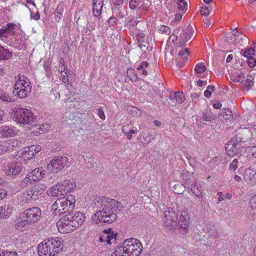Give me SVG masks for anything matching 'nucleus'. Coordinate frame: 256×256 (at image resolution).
Instances as JSON below:
<instances>
[{
  "label": "nucleus",
  "mask_w": 256,
  "mask_h": 256,
  "mask_svg": "<svg viewBox=\"0 0 256 256\" xmlns=\"http://www.w3.org/2000/svg\"><path fill=\"white\" fill-rule=\"evenodd\" d=\"M96 206L102 210H98L92 216L94 222L96 224L100 222L111 224L117 219L116 213L122 212L124 206L118 200L102 196H96L94 200Z\"/></svg>",
  "instance_id": "1"
},
{
  "label": "nucleus",
  "mask_w": 256,
  "mask_h": 256,
  "mask_svg": "<svg viewBox=\"0 0 256 256\" xmlns=\"http://www.w3.org/2000/svg\"><path fill=\"white\" fill-rule=\"evenodd\" d=\"M84 214L80 212H69L56 222L60 232L66 234L80 227L85 221Z\"/></svg>",
  "instance_id": "2"
},
{
  "label": "nucleus",
  "mask_w": 256,
  "mask_h": 256,
  "mask_svg": "<svg viewBox=\"0 0 256 256\" xmlns=\"http://www.w3.org/2000/svg\"><path fill=\"white\" fill-rule=\"evenodd\" d=\"M142 248L140 241H123L116 246L111 256H138Z\"/></svg>",
  "instance_id": "3"
},
{
  "label": "nucleus",
  "mask_w": 256,
  "mask_h": 256,
  "mask_svg": "<svg viewBox=\"0 0 256 256\" xmlns=\"http://www.w3.org/2000/svg\"><path fill=\"white\" fill-rule=\"evenodd\" d=\"M64 241H42L38 246L39 256H53L61 250H64L62 246Z\"/></svg>",
  "instance_id": "4"
},
{
  "label": "nucleus",
  "mask_w": 256,
  "mask_h": 256,
  "mask_svg": "<svg viewBox=\"0 0 256 256\" xmlns=\"http://www.w3.org/2000/svg\"><path fill=\"white\" fill-rule=\"evenodd\" d=\"M16 79L13 94L21 98L27 97L32 90V86L28 80L24 76L20 74H19Z\"/></svg>",
  "instance_id": "5"
},
{
  "label": "nucleus",
  "mask_w": 256,
  "mask_h": 256,
  "mask_svg": "<svg viewBox=\"0 0 256 256\" xmlns=\"http://www.w3.org/2000/svg\"><path fill=\"white\" fill-rule=\"evenodd\" d=\"M76 202L72 194H68L66 198L62 197L56 200L52 205V208L58 210V212L62 214L73 210Z\"/></svg>",
  "instance_id": "6"
},
{
  "label": "nucleus",
  "mask_w": 256,
  "mask_h": 256,
  "mask_svg": "<svg viewBox=\"0 0 256 256\" xmlns=\"http://www.w3.org/2000/svg\"><path fill=\"white\" fill-rule=\"evenodd\" d=\"M14 119L20 124H32L36 122V118L32 112L26 108H16L14 110Z\"/></svg>",
  "instance_id": "7"
},
{
  "label": "nucleus",
  "mask_w": 256,
  "mask_h": 256,
  "mask_svg": "<svg viewBox=\"0 0 256 256\" xmlns=\"http://www.w3.org/2000/svg\"><path fill=\"white\" fill-rule=\"evenodd\" d=\"M68 159L66 156H58L54 158L48 164L47 168L52 172L57 173L67 166Z\"/></svg>",
  "instance_id": "8"
},
{
  "label": "nucleus",
  "mask_w": 256,
  "mask_h": 256,
  "mask_svg": "<svg viewBox=\"0 0 256 256\" xmlns=\"http://www.w3.org/2000/svg\"><path fill=\"white\" fill-rule=\"evenodd\" d=\"M24 217H25L30 224L38 222L41 217L42 211L38 207L27 208L24 211Z\"/></svg>",
  "instance_id": "9"
},
{
  "label": "nucleus",
  "mask_w": 256,
  "mask_h": 256,
  "mask_svg": "<svg viewBox=\"0 0 256 256\" xmlns=\"http://www.w3.org/2000/svg\"><path fill=\"white\" fill-rule=\"evenodd\" d=\"M176 220L177 217L174 211L170 208H167L164 211L163 220L165 226L172 229L176 226Z\"/></svg>",
  "instance_id": "10"
},
{
  "label": "nucleus",
  "mask_w": 256,
  "mask_h": 256,
  "mask_svg": "<svg viewBox=\"0 0 256 256\" xmlns=\"http://www.w3.org/2000/svg\"><path fill=\"white\" fill-rule=\"evenodd\" d=\"M23 168L22 164L20 162H12L4 167V170L8 176H15L18 174Z\"/></svg>",
  "instance_id": "11"
},
{
  "label": "nucleus",
  "mask_w": 256,
  "mask_h": 256,
  "mask_svg": "<svg viewBox=\"0 0 256 256\" xmlns=\"http://www.w3.org/2000/svg\"><path fill=\"white\" fill-rule=\"evenodd\" d=\"M203 183L198 180H192L190 184V189L192 192L197 198L203 196Z\"/></svg>",
  "instance_id": "12"
},
{
  "label": "nucleus",
  "mask_w": 256,
  "mask_h": 256,
  "mask_svg": "<svg viewBox=\"0 0 256 256\" xmlns=\"http://www.w3.org/2000/svg\"><path fill=\"white\" fill-rule=\"evenodd\" d=\"M190 216L187 210H183L178 221V226L180 228L186 231L190 226Z\"/></svg>",
  "instance_id": "13"
},
{
  "label": "nucleus",
  "mask_w": 256,
  "mask_h": 256,
  "mask_svg": "<svg viewBox=\"0 0 256 256\" xmlns=\"http://www.w3.org/2000/svg\"><path fill=\"white\" fill-rule=\"evenodd\" d=\"M194 30L193 28L188 25L180 35V38L181 40V46L184 45L188 40H190L194 35Z\"/></svg>",
  "instance_id": "14"
},
{
  "label": "nucleus",
  "mask_w": 256,
  "mask_h": 256,
  "mask_svg": "<svg viewBox=\"0 0 256 256\" xmlns=\"http://www.w3.org/2000/svg\"><path fill=\"white\" fill-rule=\"evenodd\" d=\"M244 178L245 182L251 186L256 184V170L254 171L250 168L246 170Z\"/></svg>",
  "instance_id": "15"
},
{
  "label": "nucleus",
  "mask_w": 256,
  "mask_h": 256,
  "mask_svg": "<svg viewBox=\"0 0 256 256\" xmlns=\"http://www.w3.org/2000/svg\"><path fill=\"white\" fill-rule=\"evenodd\" d=\"M64 186L62 184L58 183L50 188L48 192V194L54 197H57L60 196L64 195L66 194L64 189Z\"/></svg>",
  "instance_id": "16"
},
{
  "label": "nucleus",
  "mask_w": 256,
  "mask_h": 256,
  "mask_svg": "<svg viewBox=\"0 0 256 256\" xmlns=\"http://www.w3.org/2000/svg\"><path fill=\"white\" fill-rule=\"evenodd\" d=\"M190 48H186L178 52V56L177 58V64L179 67H182L183 64L188 59V56L190 54Z\"/></svg>",
  "instance_id": "17"
},
{
  "label": "nucleus",
  "mask_w": 256,
  "mask_h": 256,
  "mask_svg": "<svg viewBox=\"0 0 256 256\" xmlns=\"http://www.w3.org/2000/svg\"><path fill=\"white\" fill-rule=\"evenodd\" d=\"M104 0H92V14L96 17H98L102 14Z\"/></svg>",
  "instance_id": "18"
},
{
  "label": "nucleus",
  "mask_w": 256,
  "mask_h": 256,
  "mask_svg": "<svg viewBox=\"0 0 256 256\" xmlns=\"http://www.w3.org/2000/svg\"><path fill=\"white\" fill-rule=\"evenodd\" d=\"M250 206L247 210L248 216L254 218L256 216V194L252 196L249 202Z\"/></svg>",
  "instance_id": "19"
},
{
  "label": "nucleus",
  "mask_w": 256,
  "mask_h": 256,
  "mask_svg": "<svg viewBox=\"0 0 256 256\" xmlns=\"http://www.w3.org/2000/svg\"><path fill=\"white\" fill-rule=\"evenodd\" d=\"M28 174L32 178V180L35 182L42 180L46 175V171L42 168H36Z\"/></svg>",
  "instance_id": "20"
},
{
  "label": "nucleus",
  "mask_w": 256,
  "mask_h": 256,
  "mask_svg": "<svg viewBox=\"0 0 256 256\" xmlns=\"http://www.w3.org/2000/svg\"><path fill=\"white\" fill-rule=\"evenodd\" d=\"M0 134L5 138L12 137L16 134V130L9 126L0 127Z\"/></svg>",
  "instance_id": "21"
},
{
  "label": "nucleus",
  "mask_w": 256,
  "mask_h": 256,
  "mask_svg": "<svg viewBox=\"0 0 256 256\" xmlns=\"http://www.w3.org/2000/svg\"><path fill=\"white\" fill-rule=\"evenodd\" d=\"M252 134L250 130L246 129L244 130L242 134H239L238 137L239 140L240 144L241 143L245 142H248L250 144L251 140Z\"/></svg>",
  "instance_id": "22"
},
{
  "label": "nucleus",
  "mask_w": 256,
  "mask_h": 256,
  "mask_svg": "<svg viewBox=\"0 0 256 256\" xmlns=\"http://www.w3.org/2000/svg\"><path fill=\"white\" fill-rule=\"evenodd\" d=\"M30 198L32 200H38L42 194V190L39 186H34L30 189Z\"/></svg>",
  "instance_id": "23"
},
{
  "label": "nucleus",
  "mask_w": 256,
  "mask_h": 256,
  "mask_svg": "<svg viewBox=\"0 0 256 256\" xmlns=\"http://www.w3.org/2000/svg\"><path fill=\"white\" fill-rule=\"evenodd\" d=\"M103 233L106 235V236H104V235H102L100 236L99 240H104V238H106V240H112V239H114V240H116L118 233L113 232L110 228L104 230L103 231Z\"/></svg>",
  "instance_id": "24"
},
{
  "label": "nucleus",
  "mask_w": 256,
  "mask_h": 256,
  "mask_svg": "<svg viewBox=\"0 0 256 256\" xmlns=\"http://www.w3.org/2000/svg\"><path fill=\"white\" fill-rule=\"evenodd\" d=\"M62 184L64 186V188L66 194L68 192L72 191L76 187V181L73 179L66 180Z\"/></svg>",
  "instance_id": "25"
},
{
  "label": "nucleus",
  "mask_w": 256,
  "mask_h": 256,
  "mask_svg": "<svg viewBox=\"0 0 256 256\" xmlns=\"http://www.w3.org/2000/svg\"><path fill=\"white\" fill-rule=\"evenodd\" d=\"M12 208L9 206H0V218H8L12 214Z\"/></svg>",
  "instance_id": "26"
},
{
  "label": "nucleus",
  "mask_w": 256,
  "mask_h": 256,
  "mask_svg": "<svg viewBox=\"0 0 256 256\" xmlns=\"http://www.w3.org/2000/svg\"><path fill=\"white\" fill-rule=\"evenodd\" d=\"M170 98L174 102L182 104L184 100V96L182 92H178L170 94Z\"/></svg>",
  "instance_id": "27"
},
{
  "label": "nucleus",
  "mask_w": 256,
  "mask_h": 256,
  "mask_svg": "<svg viewBox=\"0 0 256 256\" xmlns=\"http://www.w3.org/2000/svg\"><path fill=\"white\" fill-rule=\"evenodd\" d=\"M30 223L28 221V220H20L16 222L15 224V228L16 230L21 232L24 231Z\"/></svg>",
  "instance_id": "28"
},
{
  "label": "nucleus",
  "mask_w": 256,
  "mask_h": 256,
  "mask_svg": "<svg viewBox=\"0 0 256 256\" xmlns=\"http://www.w3.org/2000/svg\"><path fill=\"white\" fill-rule=\"evenodd\" d=\"M12 56V53L7 48L0 46V60H8Z\"/></svg>",
  "instance_id": "29"
},
{
  "label": "nucleus",
  "mask_w": 256,
  "mask_h": 256,
  "mask_svg": "<svg viewBox=\"0 0 256 256\" xmlns=\"http://www.w3.org/2000/svg\"><path fill=\"white\" fill-rule=\"evenodd\" d=\"M245 78L244 74L242 72H237L230 76V80L234 82L242 83Z\"/></svg>",
  "instance_id": "30"
},
{
  "label": "nucleus",
  "mask_w": 256,
  "mask_h": 256,
  "mask_svg": "<svg viewBox=\"0 0 256 256\" xmlns=\"http://www.w3.org/2000/svg\"><path fill=\"white\" fill-rule=\"evenodd\" d=\"M220 115V117H223V118H220L224 119L226 122H230L231 120L233 119L232 112L229 109H226L224 111H222Z\"/></svg>",
  "instance_id": "31"
},
{
  "label": "nucleus",
  "mask_w": 256,
  "mask_h": 256,
  "mask_svg": "<svg viewBox=\"0 0 256 256\" xmlns=\"http://www.w3.org/2000/svg\"><path fill=\"white\" fill-rule=\"evenodd\" d=\"M126 76L132 82H136L138 80V76L136 71L132 68H129L126 70Z\"/></svg>",
  "instance_id": "32"
},
{
  "label": "nucleus",
  "mask_w": 256,
  "mask_h": 256,
  "mask_svg": "<svg viewBox=\"0 0 256 256\" xmlns=\"http://www.w3.org/2000/svg\"><path fill=\"white\" fill-rule=\"evenodd\" d=\"M11 144L6 141L0 142V155L5 154L10 148Z\"/></svg>",
  "instance_id": "33"
},
{
  "label": "nucleus",
  "mask_w": 256,
  "mask_h": 256,
  "mask_svg": "<svg viewBox=\"0 0 256 256\" xmlns=\"http://www.w3.org/2000/svg\"><path fill=\"white\" fill-rule=\"evenodd\" d=\"M202 120L204 121H211L214 118L210 110H204L200 116Z\"/></svg>",
  "instance_id": "34"
},
{
  "label": "nucleus",
  "mask_w": 256,
  "mask_h": 256,
  "mask_svg": "<svg viewBox=\"0 0 256 256\" xmlns=\"http://www.w3.org/2000/svg\"><path fill=\"white\" fill-rule=\"evenodd\" d=\"M6 28L8 36L10 35L14 36L16 34V24L13 23H8V24H7L6 27Z\"/></svg>",
  "instance_id": "35"
},
{
  "label": "nucleus",
  "mask_w": 256,
  "mask_h": 256,
  "mask_svg": "<svg viewBox=\"0 0 256 256\" xmlns=\"http://www.w3.org/2000/svg\"><path fill=\"white\" fill-rule=\"evenodd\" d=\"M253 80L254 78L252 76H247L246 79L244 82L243 84L247 90L252 87L254 84Z\"/></svg>",
  "instance_id": "36"
},
{
  "label": "nucleus",
  "mask_w": 256,
  "mask_h": 256,
  "mask_svg": "<svg viewBox=\"0 0 256 256\" xmlns=\"http://www.w3.org/2000/svg\"><path fill=\"white\" fill-rule=\"evenodd\" d=\"M32 178L30 175L28 174L25 178L23 179V180L20 182V186L22 188H25L28 186L30 184H32L33 182H34V180H32Z\"/></svg>",
  "instance_id": "37"
},
{
  "label": "nucleus",
  "mask_w": 256,
  "mask_h": 256,
  "mask_svg": "<svg viewBox=\"0 0 256 256\" xmlns=\"http://www.w3.org/2000/svg\"><path fill=\"white\" fill-rule=\"evenodd\" d=\"M255 50L254 48H250L244 52V56L250 60H253V56L254 54Z\"/></svg>",
  "instance_id": "38"
},
{
  "label": "nucleus",
  "mask_w": 256,
  "mask_h": 256,
  "mask_svg": "<svg viewBox=\"0 0 256 256\" xmlns=\"http://www.w3.org/2000/svg\"><path fill=\"white\" fill-rule=\"evenodd\" d=\"M21 198H22V201L24 203L28 202V201L32 200V198H30V189L22 192L21 194Z\"/></svg>",
  "instance_id": "39"
},
{
  "label": "nucleus",
  "mask_w": 256,
  "mask_h": 256,
  "mask_svg": "<svg viewBox=\"0 0 256 256\" xmlns=\"http://www.w3.org/2000/svg\"><path fill=\"white\" fill-rule=\"evenodd\" d=\"M9 37L7 33V30L6 27L0 28V39L3 41L6 40L8 39Z\"/></svg>",
  "instance_id": "40"
},
{
  "label": "nucleus",
  "mask_w": 256,
  "mask_h": 256,
  "mask_svg": "<svg viewBox=\"0 0 256 256\" xmlns=\"http://www.w3.org/2000/svg\"><path fill=\"white\" fill-rule=\"evenodd\" d=\"M178 8L184 12L188 8L187 2L184 0H179L178 2Z\"/></svg>",
  "instance_id": "41"
},
{
  "label": "nucleus",
  "mask_w": 256,
  "mask_h": 256,
  "mask_svg": "<svg viewBox=\"0 0 256 256\" xmlns=\"http://www.w3.org/2000/svg\"><path fill=\"white\" fill-rule=\"evenodd\" d=\"M206 70V68L202 62L198 64L194 68V70L198 74H202Z\"/></svg>",
  "instance_id": "42"
},
{
  "label": "nucleus",
  "mask_w": 256,
  "mask_h": 256,
  "mask_svg": "<svg viewBox=\"0 0 256 256\" xmlns=\"http://www.w3.org/2000/svg\"><path fill=\"white\" fill-rule=\"evenodd\" d=\"M237 146H238L234 145L232 143L228 142L226 144V150L228 152H232L236 154V153Z\"/></svg>",
  "instance_id": "43"
},
{
  "label": "nucleus",
  "mask_w": 256,
  "mask_h": 256,
  "mask_svg": "<svg viewBox=\"0 0 256 256\" xmlns=\"http://www.w3.org/2000/svg\"><path fill=\"white\" fill-rule=\"evenodd\" d=\"M244 40L246 41L247 38L242 34L239 33L238 34L237 36L235 38V40H234V44H238L240 42H243Z\"/></svg>",
  "instance_id": "44"
},
{
  "label": "nucleus",
  "mask_w": 256,
  "mask_h": 256,
  "mask_svg": "<svg viewBox=\"0 0 256 256\" xmlns=\"http://www.w3.org/2000/svg\"><path fill=\"white\" fill-rule=\"evenodd\" d=\"M136 39L138 44L146 41L147 38H146L145 35L142 32H138L136 34Z\"/></svg>",
  "instance_id": "45"
},
{
  "label": "nucleus",
  "mask_w": 256,
  "mask_h": 256,
  "mask_svg": "<svg viewBox=\"0 0 256 256\" xmlns=\"http://www.w3.org/2000/svg\"><path fill=\"white\" fill-rule=\"evenodd\" d=\"M214 90L215 88L214 86H208L207 89L204 92V96L207 98H210L212 95V92H214Z\"/></svg>",
  "instance_id": "46"
},
{
  "label": "nucleus",
  "mask_w": 256,
  "mask_h": 256,
  "mask_svg": "<svg viewBox=\"0 0 256 256\" xmlns=\"http://www.w3.org/2000/svg\"><path fill=\"white\" fill-rule=\"evenodd\" d=\"M0 100L6 102H12V98L5 92H0Z\"/></svg>",
  "instance_id": "47"
},
{
  "label": "nucleus",
  "mask_w": 256,
  "mask_h": 256,
  "mask_svg": "<svg viewBox=\"0 0 256 256\" xmlns=\"http://www.w3.org/2000/svg\"><path fill=\"white\" fill-rule=\"evenodd\" d=\"M140 2L141 0H130V8L132 10H135Z\"/></svg>",
  "instance_id": "48"
},
{
  "label": "nucleus",
  "mask_w": 256,
  "mask_h": 256,
  "mask_svg": "<svg viewBox=\"0 0 256 256\" xmlns=\"http://www.w3.org/2000/svg\"><path fill=\"white\" fill-rule=\"evenodd\" d=\"M159 30L162 33L166 35L169 34L170 33V29L168 26H162Z\"/></svg>",
  "instance_id": "49"
},
{
  "label": "nucleus",
  "mask_w": 256,
  "mask_h": 256,
  "mask_svg": "<svg viewBox=\"0 0 256 256\" xmlns=\"http://www.w3.org/2000/svg\"><path fill=\"white\" fill-rule=\"evenodd\" d=\"M148 40L144 41V42L138 44L139 48L142 50V51L146 52L148 48Z\"/></svg>",
  "instance_id": "50"
},
{
  "label": "nucleus",
  "mask_w": 256,
  "mask_h": 256,
  "mask_svg": "<svg viewBox=\"0 0 256 256\" xmlns=\"http://www.w3.org/2000/svg\"><path fill=\"white\" fill-rule=\"evenodd\" d=\"M96 110L100 118L102 120H105L106 116L104 110L100 108H98Z\"/></svg>",
  "instance_id": "51"
},
{
  "label": "nucleus",
  "mask_w": 256,
  "mask_h": 256,
  "mask_svg": "<svg viewBox=\"0 0 256 256\" xmlns=\"http://www.w3.org/2000/svg\"><path fill=\"white\" fill-rule=\"evenodd\" d=\"M3 182L2 178H0V186ZM6 193L4 190L0 189V200L4 198L6 196Z\"/></svg>",
  "instance_id": "52"
},
{
  "label": "nucleus",
  "mask_w": 256,
  "mask_h": 256,
  "mask_svg": "<svg viewBox=\"0 0 256 256\" xmlns=\"http://www.w3.org/2000/svg\"><path fill=\"white\" fill-rule=\"evenodd\" d=\"M200 12L202 16H206L209 14L208 8L207 6H203L200 10Z\"/></svg>",
  "instance_id": "53"
},
{
  "label": "nucleus",
  "mask_w": 256,
  "mask_h": 256,
  "mask_svg": "<svg viewBox=\"0 0 256 256\" xmlns=\"http://www.w3.org/2000/svg\"><path fill=\"white\" fill-rule=\"evenodd\" d=\"M3 256H18V254L16 252H9L4 251L3 252Z\"/></svg>",
  "instance_id": "54"
},
{
  "label": "nucleus",
  "mask_w": 256,
  "mask_h": 256,
  "mask_svg": "<svg viewBox=\"0 0 256 256\" xmlns=\"http://www.w3.org/2000/svg\"><path fill=\"white\" fill-rule=\"evenodd\" d=\"M238 160L236 158H234L230 164V168L236 170L238 168Z\"/></svg>",
  "instance_id": "55"
},
{
  "label": "nucleus",
  "mask_w": 256,
  "mask_h": 256,
  "mask_svg": "<svg viewBox=\"0 0 256 256\" xmlns=\"http://www.w3.org/2000/svg\"><path fill=\"white\" fill-rule=\"evenodd\" d=\"M148 66V63L146 62H142L140 66L138 67L137 69L139 70H142L144 68H146Z\"/></svg>",
  "instance_id": "56"
},
{
  "label": "nucleus",
  "mask_w": 256,
  "mask_h": 256,
  "mask_svg": "<svg viewBox=\"0 0 256 256\" xmlns=\"http://www.w3.org/2000/svg\"><path fill=\"white\" fill-rule=\"evenodd\" d=\"M136 130H130V132L124 134L126 136L128 140H131L132 138V134H136Z\"/></svg>",
  "instance_id": "57"
},
{
  "label": "nucleus",
  "mask_w": 256,
  "mask_h": 256,
  "mask_svg": "<svg viewBox=\"0 0 256 256\" xmlns=\"http://www.w3.org/2000/svg\"><path fill=\"white\" fill-rule=\"evenodd\" d=\"M30 17L32 18H33L35 20H38L40 18V13L38 12H37L36 14H34L33 12H30Z\"/></svg>",
  "instance_id": "58"
},
{
  "label": "nucleus",
  "mask_w": 256,
  "mask_h": 256,
  "mask_svg": "<svg viewBox=\"0 0 256 256\" xmlns=\"http://www.w3.org/2000/svg\"><path fill=\"white\" fill-rule=\"evenodd\" d=\"M236 36L230 35V36H227L226 41L230 43L234 44V40H235Z\"/></svg>",
  "instance_id": "59"
},
{
  "label": "nucleus",
  "mask_w": 256,
  "mask_h": 256,
  "mask_svg": "<svg viewBox=\"0 0 256 256\" xmlns=\"http://www.w3.org/2000/svg\"><path fill=\"white\" fill-rule=\"evenodd\" d=\"M238 136H236L235 138L233 137L228 142H231L232 144H234V145L238 146Z\"/></svg>",
  "instance_id": "60"
},
{
  "label": "nucleus",
  "mask_w": 256,
  "mask_h": 256,
  "mask_svg": "<svg viewBox=\"0 0 256 256\" xmlns=\"http://www.w3.org/2000/svg\"><path fill=\"white\" fill-rule=\"evenodd\" d=\"M64 72V74H63L62 73V79L63 82L66 83V82H68V79L67 78L68 75L67 74L66 72Z\"/></svg>",
  "instance_id": "61"
},
{
  "label": "nucleus",
  "mask_w": 256,
  "mask_h": 256,
  "mask_svg": "<svg viewBox=\"0 0 256 256\" xmlns=\"http://www.w3.org/2000/svg\"><path fill=\"white\" fill-rule=\"evenodd\" d=\"M110 24L114 26L116 24V18L114 17H111L110 18L108 21Z\"/></svg>",
  "instance_id": "62"
},
{
  "label": "nucleus",
  "mask_w": 256,
  "mask_h": 256,
  "mask_svg": "<svg viewBox=\"0 0 256 256\" xmlns=\"http://www.w3.org/2000/svg\"><path fill=\"white\" fill-rule=\"evenodd\" d=\"M131 129H130L129 128V124H127V125H124L122 126V132H124V134H125V133H126L128 132H130V130Z\"/></svg>",
  "instance_id": "63"
},
{
  "label": "nucleus",
  "mask_w": 256,
  "mask_h": 256,
  "mask_svg": "<svg viewBox=\"0 0 256 256\" xmlns=\"http://www.w3.org/2000/svg\"><path fill=\"white\" fill-rule=\"evenodd\" d=\"M130 111L136 112V115L138 116L140 115L141 114L140 110L136 107H132Z\"/></svg>",
  "instance_id": "64"
}]
</instances>
